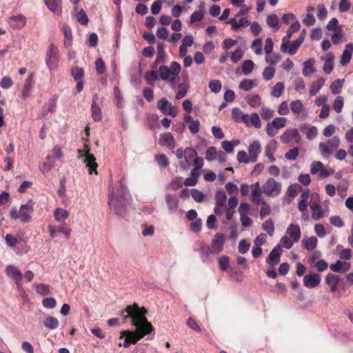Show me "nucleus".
Wrapping results in <instances>:
<instances>
[{"label": "nucleus", "instance_id": "obj_1", "mask_svg": "<svg viewBox=\"0 0 353 353\" xmlns=\"http://www.w3.org/2000/svg\"><path fill=\"white\" fill-rule=\"evenodd\" d=\"M147 310L145 308H140L137 304L130 305L121 312V316L123 322L130 319L131 324L136 327L135 330H123L121 332L120 339H123V345L125 348L128 347L131 344L137 343L145 335L153 331L152 325L145 318Z\"/></svg>", "mask_w": 353, "mask_h": 353}, {"label": "nucleus", "instance_id": "obj_14", "mask_svg": "<svg viewBox=\"0 0 353 353\" xmlns=\"http://www.w3.org/2000/svg\"><path fill=\"white\" fill-rule=\"evenodd\" d=\"M281 140L284 143H288L294 141L296 143H299L301 141V136L296 128L288 129L281 136Z\"/></svg>", "mask_w": 353, "mask_h": 353}, {"label": "nucleus", "instance_id": "obj_59", "mask_svg": "<svg viewBox=\"0 0 353 353\" xmlns=\"http://www.w3.org/2000/svg\"><path fill=\"white\" fill-rule=\"evenodd\" d=\"M36 291L41 296H46L50 294V288L47 284L35 285Z\"/></svg>", "mask_w": 353, "mask_h": 353}, {"label": "nucleus", "instance_id": "obj_36", "mask_svg": "<svg viewBox=\"0 0 353 353\" xmlns=\"http://www.w3.org/2000/svg\"><path fill=\"white\" fill-rule=\"evenodd\" d=\"M6 272L8 276L17 279L19 281L23 278V274L19 268L12 265H9L6 267Z\"/></svg>", "mask_w": 353, "mask_h": 353}, {"label": "nucleus", "instance_id": "obj_11", "mask_svg": "<svg viewBox=\"0 0 353 353\" xmlns=\"http://www.w3.org/2000/svg\"><path fill=\"white\" fill-rule=\"evenodd\" d=\"M157 107L165 115L175 117L177 114L176 108L172 105L166 99H161L157 103Z\"/></svg>", "mask_w": 353, "mask_h": 353}, {"label": "nucleus", "instance_id": "obj_8", "mask_svg": "<svg viewBox=\"0 0 353 353\" xmlns=\"http://www.w3.org/2000/svg\"><path fill=\"white\" fill-rule=\"evenodd\" d=\"M59 61V50L51 43L47 50L46 63L50 70H53L57 68Z\"/></svg>", "mask_w": 353, "mask_h": 353}, {"label": "nucleus", "instance_id": "obj_35", "mask_svg": "<svg viewBox=\"0 0 353 353\" xmlns=\"http://www.w3.org/2000/svg\"><path fill=\"white\" fill-rule=\"evenodd\" d=\"M68 216L69 212L63 208H56L54 212V217L57 222L65 223V219H67Z\"/></svg>", "mask_w": 353, "mask_h": 353}, {"label": "nucleus", "instance_id": "obj_6", "mask_svg": "<svg viewBox=\"0 0 353 353\" xmlns=\"http://www.w3.org/2000/svg\"><path fill=\"white\" fill-rule=\"evenodd\" d=\"M263 192L268 196H277L281 192V183L273 178H269L263 185Z\"/></svg>", "mask_w": 353, "mask_h": 353}, {"label": "nucleus", "instance_id": "obj_38", "mask_svg": "<svg viewBox=\"0 0 353 353\" xmlns=\"http://www.w3.org/2000/svg\"><path fill=\"white\" fill-rule=\"evenodd\" d=\"M301 27L300 22L298 20H295L290 26L286 32V34L283 37L282 41H288L292 36V34L297 32Z\"/></svg>", "mask_w": 353, "mask_h": 353}, {"label": "nucleus", "instance_id": "obj_26", "mask_svg": "<svg viewBox=\"0 0 353 353\" xmlns=\"http://www.w3.org/2000/svg\"><path fill=\"white\" fill-rule=\"evenodd\" d=\"M10 26L15 29H21L26 24V18L22 14L12 16L10 18Z\"/></svg>", "mask_w": 353, "mask_h": 353}, {"label": "nucleus", "instance_id": "obj_19", "mask_svg": "<svg viewBox=\"0 0 353 353\" xmlns=\"http://www.w3.org/2000/svg\"><path fill=\"white\" fill-rule=\"evenodd\" d=\"M243 122L247 127L254 126L256 128H259L261 126L259 116L256 112L251 114H246Z\"/></svg>", "mask_w": 353, "mask_h": 353}, {"label": "nucleus", "instance_id": "obj_48", "mask_svg": "<svg viewBox=\"0 0 353 353\" xmlns=\"http://www.w3.org/2000/svg\"><path fill=\"white\" fill-rule=\"evenodd\" d=\"M267 24L271 28L277 31L279 29V17L275 14H270L267 17Z\"/></svg>", "mask_w": 353, "mask_h": 353}, {"label": "nucleus", "instance_id": "obj_45", "mask_svg": "<svg viewBox=\"0 0 353 353\" xmlns=\"http://www.w3.org/2000/svg\"><path fill=\"white\" fill-rule=\"evenodd\" d=\"M5 241L6 242V244L11 247L14 248L15 247L18 243H21L22 241V238L19 236L18 234L17 236H14V235L11 234H8L5 236Z\"/></svg>", "mask_w": 353, "mask_h": 353}, {"label": "nucleus", "instance_id": "obj_62", "mask_svg": "<svg viewBox=\"0 0 353 353\" xmlns=\"http://www.w3.org/2000/svg\"><path fill=\"white\" fill-rule=\"evenodd\" d=\"M274 111L268 107H263L261 110V115L263 120L269 121L273 117Z\"/></svg>", "mask_w": 353, "mask_h": 353}, {"label": "nucleus", "instance_id": "obj_31", "mask_svg": "<svg viewBox=\"0 0 353 353\" xmlns=\"http://www.w3.org/2000/svg\"><path fill=\"white\" fill-rule=\"evenodd\" d=\"M334 54L332 52L327 53L324 57L321 59L325 61L323 70L325 73L330 74L333 70V61Z\"/></svg>", "mask_w": 353, "mask_h": 353}, {"label": "nucleus", "instance_id": "obj_61", "mask_svg": "<svg viewBox=\"0 0 353 353\" xmlns=\"http://www.w3.org/2000/svg\"><path fill=\"white\" fill-rule=\"evenodd\" d=\"M248 103L252 108H258L261 104V98L256 94H251L248 97Z\"/></svg>", "mask_w": 353, "mask_h": 353}, {"label": "nucleus", "instance_id": "obj_53", "mask_svg": "<svg viewBox=\"0 0 353 353\" xmlns=\"http://www.w3.org/2000/svg\"><path fill=\"white\" fill-rule=\"evenodd\" d=\"M245 114H243L241 109L237 107L233 108L232 110V119L236 122H243L244 119L245 117Z\"/></svg>", "mask_w": 353, "mask_h": 353}, {"label": "nucleus", "instance_id": "obj_47", "mask_svg": "<svg viewBox=\"0 0 353 353\" xmlns=\"http://www.w3.org/2000/svg\"><path fill=\"white\" fill-rule=\"evenodd\" d=\"M190 88L189 83L188 81H183L179 85V90L176 94V99H181L183 98Z\"/></svg>", "mask_w": 353, "mask_h": 353}, {"label": "nucleus", "instance_id": "obj_23", "mask_svg": "<svg viewBox=\"0 0 353 353\" xmlns=\"http://www.w3.org/2000/svg\"><path fill=\"white\" fill-rule=\"evenodd\" d=\"M227 23L231 24V29L236 32L241 28H245L250 24L247 17H242L239 21L236 18L230 19Z\"/></svg>", "mask_w": 353, "mask_h": 353}, {"label": "nucleus", "instance_id": "obj_16", "mask_svg": "<svg viewBox=\"0 0 353 353\" xmlns=\"http://www.w3.org/2000/svg\"><path fill=\"white\" fill-rule=\"evenodd\" d=\"M165 201L168 212L171 214L176 212L179 202L178 197L174 194L168 193L165 194Z\"/></svg>", "mask_w": 353, "mask_h": 353}, {"label": "nucleus", "instance_id": "obj_25", "mask_svg": "<svg viewBox=\"0 0 353 353\" xmlns=\"http://www.w3.org/2000/svg\"><path fill=\"white\" fill-rule=\"evenodd\" d=\"M286 233L295 243L299 241L301 235L300 227L296 224H290L287 228Z\"/></svg>", "mask_w": 353, "mask_h": 353}, {"label": "nucleus", "instance_id": "obj_2", "mask_svg": "<svg viewBox=\"0 0 353 353\" xmlns=\"http://www.w3.org/2000/svg\"><path fill=\"white\" fill-rule=\"evenodd\" d=\"M109 188L108 205L110 209L117 216H124L125 206L131 201V195L127 186L121 181H119V188L117 192H115L113 187L111 188V184L109 185Z\"/></svg>", "mask_w": 353, "mask_h": 353}, {"label": "nucleus", "instance_id": "obj_3", "mask_svg": "<svg viewBox=\"0 0 353 353\" xmlns=\"http://www.w3.org/2000/svg\"><path fill=\"white\" fill-rule=\"evenodd\" d=\"M33 212V207L30 204L21 205L19 210L14 208L11 210L10 214L12 219H20L23 223H28L31 221V215Z\"/></svg>", "mask_w": 353, "mask_h": 353}, {"label": "nucleus", "instance_id": "obj_33", "mask_svg": "<svg viewBox=\"0 0 353 353\" xmlns=\"http://www.w3.org/2000/svg\"><path fill=\"white\" fill-rule=\"evenodd\" d=\"M48 9L54 14H59L61 12V0H45Z\"/></svg>", "mask_w": 353, "mask_h": 353}, {"label": "nucleus", "instance_id": "obj_40", "mask_svg": "<svg viewBox=\"0 0 353 353\" xmlns=\"http://www.w3.org/2000/svg\"><path fill=\"white\" fill-rule=\"evenodd\" d=\"M144 79L148 85L154 86L155 81L159 79V72L153 68V70L145 73Z\"/></svg>", "mask_w": 353, "mask_h": 353}, {"label": "nucleus", "instance_id": "obj_13", "mask_svg": "<svg viewBox=\"0 0 353 353\" xmlns=\"http://www.w3.org/2000/svg\"><path fill=\"white\" fill-rule=\"evenodd\" d=\"M302 44L299 40H295L292 42H290V40H288V41H282L281 45V50L283 53H288L290 55H293L296 54L297 50Z\"/></svg>", "mask_w": 353, "mask_h": 353}, {"label": "nucleus", "instance_id": "obj_24", "mask_svg": "<svg viewBox=\"0 0 353 353\" xmlns=\"http://www.w3.org/2000/svg\"><path fill=\"white\" fill-rule=\"evenodd\" d=\"M218 157L221 161H223L224 160L225 154L222 151L217 152L216 148L214 146H210L207 149L205 157L207 161H212L217 159Z\"/></svg>", "mask_w": 353, "mask_h": 353}, {"label": "nucleus", "instance_id": "obj_52", "mask_svg": "<svg viewBox=\"0 0 353 353\" xmlns=\"http://www.w3.org/2000/svg\"><path fill=\"white\" fill-rule=\"evenodd\" d=\"M226 199V194L223 190H219L216 192L215 199L217 206H224L225 204Z\"/></svg>", "mask_w": 353, "mask_h": 353}, {"label": "nucleus", "instance_id": "obj_43", "mask_svg": "<svg viewBox=\"0 0 353 353\" xmlns=\"http://www.w3.org/2000/svg\"><path fill=\"white\" fill-rule=\"evenodd\" d=\"M92 117L94 121L101 120V111L100 107L97 104L96 99H94L91 105Z\"/></svg>", "mask_w": 353, "mask_h": 353}, {"label": "nucleus", "instance_id": "obj_5", "mask_svg": "<svg viewBox=\"0 0 353 353\" xmlns=\"http://www.w3.org/2000/svg\"><path fill=\"white\" fill-rule=\"evenodd\" d=\"M340 144V139L338 137H333L326 142L319 143V150L323 158L328 159Z\"/></svg>", "mask_w": 353, "mask_h": 353}, {"label": "nucleus", "instance_id": "obj_64", "mask_svg": "<svg viewBox=\"0 0 353 353\" xmlns=\"http://www.w3.org/2000/svg\"><path fill=\"white\" fill-rule=\"evenodd\" d=\"M254 62L251 60H245L242 63V71L244 74H249L254 68Z\"/></svg>", "mask_w": 353, "mask_h": 353}, {"label": "nucleus", "instance_id": "obj_57", "mask_svg": "<svg viewBox=\"0 0 353 353\" xmlns=\"http://www.w3.org/2000/svg\"><path fill=\"white\" fill-rule=\"evenodd\" d=\"M53 157L50 155L46 157L47 162L43 163L41 167V171L44 174L46 172H49L54 166V161H52Z\"/></svg>", "mask_w": 353, "mask_h": 353}, {"label": "nucleus", "instance_id": "obj_10", "mask_svg": "<svg viewBox=\"0 0 353 353\" xmlns=\"http://www.w3.org/2000/svg\"><path fill=\"white\" fill-rule=\"evenodd\" d=\"M197 156V152L192 148H186L185 149V156L179 161L180 167L183 170H188L192 164L194 159Z\"/></svg>", "mask_w": 353, "mask_h": 353}, {"label": "nucleus", "instance_id": "obj_44", "mask_svg": "<svg viewBox=\"0 0 353 353\" xmlns=\"http://www.w3.org/2000/svg\"><path fill=\"white\" fill-rule=\"evenodd\" d=\"M325 83V80L323 78L318 79L316 81H314L310 87V94L311 96L316 95L323 86Z\"/></svg>", "mask_w": 353, "mask_h": 353}, {"label": "nucleus", "instance_id": "obj_54", "mask_svg": "<svg viewBox=\"0 0 353 353\" xmlns=\"http://www.w3.org/2000/svg\"><path fill=\"white\" fill-rule=\"evenodd\" d=\"M285 85L283 83L279 82L276 83L271 91V94L274 97H279L281 96L284 91Z\"/></svg>", "mask_w": 353, "mask_h": 353}, {"label": "nucleus", "instance_id": "obj_27", "mask_svg": "<svg viewBox=\"0 0 353 353\" xmlns=\"http://www.w3.org/2000/svg\"><path fill=\"white\" fill-rule=\"evenodd\" d=\"M310 191L309 189L305 190L300 196V200L298 203V209L300 212L306 211L308 206V199L310 197Z\"/></svg>", "mask_w": 353, "mask_h": 353}, {"label": "nucleus", "instance_id": "obj_32", "mask_svg": "<svg viewBox=\"0 0 353 353\" xmlns=\"http://www.w3.org/2000/svg\"><path fill=\"white\" fill-rule=\"evenodd\" d=\"M317 239L314 236H311L308 238H304L302 240V247L303 249L307 250L308 251L314 250L317 245Z\"/></svg>", "mask_w": 353, "mask_h": 353}, {"label": "nucleus", "instance_id": "obj_9", "mask_svg": "<svg viewBox=\"0 0 353 353\" xmlns=\"http://www.w3.org/2000/svg\"><path fill=\"white\" fill-rule=\"evenodd\" d=\"M194 250L199 252L201 259L203 263L212 261L210 259V254H212L210 248L204 242L201 241H196L194 245Z\"/></svg>", "mask_w": 353, "mask_h": 353}, {"label": "nucleus", "instance_id": "obj_58", "mask_svg": "<svg viewBox=\"0 0 353 353\" xmlns=\"http://www.w3.org/2000/svg\"><path fill=\"white\" fill-rule=\"evenodd\" d=\"M71 74L76 81H81L84 77V70L83 68L74 67L71 70Z\"/></svg>", "mask_w": 353, "mask_h": 353}, {"label": "nucleus", "instance_id": "obj_41", "mask_svg": "<svg viewBox=\"0 0 353 353\" xmlns=\"http://www.w3.org/2000/svg\"><path fill=\"white\" fill-rule=\"evenodd\" d=\"M314 60L310 59L303 63V74L305 77L311 75L314 72Z\"/></svg>", "mask_w": 353, "mask_h": 353}, {"label": "nucleus", "instance_id": "obj_63", "mask_svg": "<svg viewBox=\"0 0 353 353\" xmlns=\"http://www.w3.org/2000/svg\"><path fill=\"white\" fill-rule=\"evenodd\" d=\"M275 68L272 66L265 68L263 71V77L265 81L271 80L275 74Z\"/></svg>", "mask_w": 353, "mask_h": 353}, {"label": "nucleus", "instance_id": "obj_22", "mask_svg": "<svg viewBox=\"0 0 353 353\" xmlns=\"http://www.w3.org/2000/svg\"><path fill=\"white\" fill-rule=\"evenodd\" d=\"M251 200L255 204H259L263 201L261 196V190L259 182L251 185Z\"/></svg>", "mask_w": 353, "mask_h": 353}, {"label": "nucleus", "instance_id": "obj_55", "mask_svg": "<svg viewBox=\"0 0 353 353\" xmlns=\"http://www.w3.org/2000/svg\"><path fill=\"white\" fill-rule=\"evenodd\" d=\"M262 229L265 231L270 236L274 233V225L272 219L265 221L262 225Z\"/></svg>", "mask_w": 353, "mask_h": 353}, {"label": "nucleus", "instance_id": "obj_20", "mask_svg": "<svg viewBox=\"0 0 353 353\" xmlns=\"http://www.w3.org/2000/svg\"><path fill=\"white\" fill-rule=\"evenodd\" d=\"M261 151L260 143L258 141H253L248 147L249 157L250 161L254 163L257 160V157Z\"/></svg>", "mask_w": 353, "mask_h": 353}, {"label": "nucleus", "instance_id": "obj_42", "mask_svg": "<svg viewBox=\"0 0 353 353\" xmlns=\"http://www.w3.org/2000/svg\"><path fill=\"white\" fill-rule=\"evenodd\" d=\"M33 82V74H30L25 81V83L22 90V97L23 99H26L30 92L31 87Z\"/></svg>", "mask_w": 353, "mask_h": 353}, {"label": "nucleus", "instance_id": "obj_12", "mask_svg": "<svg viewBox=\"0 0 353 353\" xmlns=\"http://www.w3.org/2000/svg\"><path fill=\"white\" fill-rule=\"evenodd\" d=\"M225 244L224 235L222 234L216 233L212 240L210 250L211 253L213 254H219L223 248Z\"/></svg>", "mask_w": 353, "mask_h": 353}, {"label": "nucleus", "instance_id": "obj_15", "mask_svg": "<svg viewBox=\"0 0 353 353\" xmlns=\"http://www.w3.org/2000/svg\"><path fill=\"white\" fill-rule=\"evenodd\" d=\"M281 253V245H276L270 252L266 263L272 266L277 265L280 262Z\"/></svg>", "mask_w": 353, "mask_h": 353}, {"label": "nucleus", "instance_id": "obj_56", "mask_svg": "<svg viewBox=\"0 0 353 353\" xmlns=\"http://www.w3.org/2000/svg\"><path fill=\"white\" fill-rule=\"evenodd\" d=\"M208 87L212 92L217 94V93L220 92L221 88H222V84H221V81L214 79V80H211L209 82Z\"/></svg>", "mask_w": 353, "mask_h": 353}, {"label": "nucleus", "instance_id": "obj_28", "mask_svg": "<svg viewBox=\"0 0 353 353\" xmlns=\"http://www.w3.org/2000/svg\"><path fill=\"white\" fill-rule=\"evenodd\" d=\"M277 148V142L276 140L270 141L265 149V155L268 157L270 162L273 163L275 161V158L274 157V153Z\"/></svg>", "mask_w": 353, "mask_h": 353}, {"label": "nucleus", "instance_id": "obj_37", "mask_svg": "<svg viewBox=\"0 0 353 353\" xmlns=\"http://www.w3.org/2000/svg\"><path fill=\"white\" fill-rule=\"evenodd\" d=\"M290 108L293 114L296 116H300V114L304 111L303 103L299 99L292 101L290 103Z\"/></svg>", "mask_w": 353, "mask_h": 353}, {"label": "nucleus", "instance_id": "obj_29", "mask_svg": "<svg viewBox=\"0 0 353 353\" xmlns=\"http://www.w3.org/2000/svg\"><path fill=\"white\" fill-rule=\"evenodd\" d=\"M339 281L340 277L336 274L330 273L325 277V283L329 285L331 292H335L336 290Z\"/></svg>", "mask_w": 353, "mask_h": 353}, {"label": "nucleus", "instance_id": "obj_60", "mask_svg": "<svg viewBox=\"0 0 353 353\" xmlns=\"http://www.w3.org/2000/svg\"><path fill=\"white\" fill-rule=\"evenodd\" d=\"M243 51L242 50V49L240 48H237L230 54L231 61L233 63H238L241 59V58L243 57Z\"/></svg>", "mask_w": 353, "mask_h": 353}, {"label": "nucleus", "instance_id": "obj_17", "mask_svg": "<svg viewBox=\"0 0 353 353\" xmlns=\"http://www.w3.org/2000/svg\"><path fill=\"white\" fill-rule=\"evenodd\" d=\"M321 282V275L317 273L307 274L303 277V284L307 288L316 287Z\"/></svg>", "mask_w": 353, "mask_h": 353}, {"label": "nucleus", "instance_id": "obj_7", "mask_svg": "<svg viewBox=\"0 0 353 353\" xmlns=\"http://www.w3.org/2000/svg\"><path fill=\"white\" fill-rule=\"evenodd\" d=\"M287 123L285 117H276L271 122H268L265 127L266 134L270 137H275L278 131L283 128Z\"/></svg>", "mask_w": 353, "mask_h": 353}, {"label": "nucleus", "instance_id": "obj_49", "mask_svg": "<svg viewBox=\"0 0 353 353\" xmlns=\"http://www.w3.org/2000/svg\"><path fill=\"white\" fill-rule=\"evenodd\" d=\"M159 79L163 81H167L170 76L172 72L170 70L168 66L165 65H161L158 70Z\"/></svg>", "mask_w": 353, "mask_h": 353}, {"label": "nucleus", "instance_id": "obj_21", "mask_svg": "<svg viewBox=\"0 0 353 353\" xmlns=\"http://www.w3.org/2000/svg\"><path fill=\"white\" fill-rule=\"evenodd\" d=\"M159 142L162 146H165L170 150H173L176 146L175 140L170 132L161 134Z\"/></svg>", "mask_w": 353, "mask_h": 353}, {"label": "nucleus", "instance_id": "obj_18", "mask_svg": "<svg viewBox=\"0 0 353 353\" xmlns=\"http://www.w3.org/2000/svg\"><path fill=\"white\" fill-rule=\"evenodd\" d=\"M353 54V43H349L346 44L345 49L343 51L342 55L340 59V64L343 66L347 65L351 59Z\"/></svg>", "mask_w": 353, "mask_h": 353}, {"label": "nucleus", "instance_id": "obj_50", "mask_svg": "<svg viewBox=\"0 0 353 353\" xmlns=\"http://www.w3.org/2000/svg\"><path fill=\"white\" fill-rule=\"evenodd\" d=\"M343 82L344 79H336L330 84V88L333 94H338L341 92Z\"/></svg>", "mask_w": 353, "mask_h": 353}, {"label": "nucleus", "instance_id": "obj_34", "mask_svg": "<svg viewBox=\"0 0 353 353\" xmlns=\"http://www.w3.org/2000/svg\"><path fill=\"white\" fill-rule=\"evenodd\" d=\"M165 46L163 43H158L157 46V54L154 63L152 65V68H157V63L159 62H164L165 58V52L164 50Z\"/></svg>", "mask_w": 353, "mask_h": 353}, {"label": "nucleus", "instance_id": "obj_4", "mask_svg": "<svg viewBox=\"0 0 353 353\" xmlns=\"http://www.w3.org/2000/svg\"><path fill=\"white\" fill-rule=\"evenodd\" d=\"M79 154L81 157H85L84 162L86 165V167L88 168L89 173L92 174V172L97 174V168L98 166L96 163V159L93 154H90V148L89 147L88 141H86L84 143V149L78 150Z\"/></svg>", "mask_w": 353, "mask_h": 353}, {"label": "nucleus", "instance_id": "obj_39", "mask_svg": "<svg viewBox=\"0 0 353 353\" xmlns=\"http://www.w3.org/2000/svg\"><path fill=\"white\" fill-rule=\"evenodd\" d=\"M45 327L48 330H56L59 327V320L52 316H48L43 321Z\"/></svg>", "mask_w": 353, "mask_h": 353}, {"label": "nucleus", "instance_id": "obj_30", "mask_svg": "<svg viewBox=\"0 0 353 353\" xmlns=\"http://www.w3.org/2000/svg\"><path fill=\"white\" fill-rule=\"evenodd\" d=\"M310 209L312 210L311 217L315 221L322 219L325 215L321 206L319 203H312L310 205Z\"/></svg>", "mask_w": 353, "mask_h": 353}, {"label": "nucleus", "instance_id": "obj_51", "mask_svg": "<svg viewBox=\"0 0 353 353\" xmlns=\"http://www.w3.org/2000/svg\"><path fill=\"white\" fill-rule=\"evenodd\" d=\"M256 85L254 80L245 79L239 83V88L245 91H250Z\"/></svg>", "mask_w": 353, "mask_h": 353}, {"label": "nucleus", "instance_id": "obj_46", "mask_svg": "<svg viewBox=\"0 0 353 353\" xmlns=\"http://www.w3.org/2000/svg\"><path fill=\"white\" fill-rule=\"evenodd\" d=\"M350 265L348 263L343 264L342 261L338 260L335 263L331 264L330 268L336 272H344L349 269Z\"/></svg>", "mask_w": 353, "mask_h": 353}]
</instances>
